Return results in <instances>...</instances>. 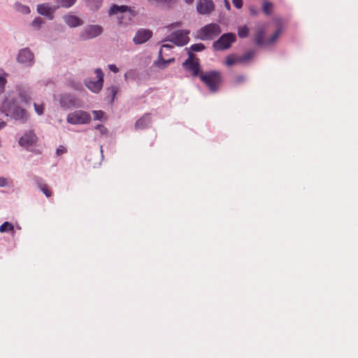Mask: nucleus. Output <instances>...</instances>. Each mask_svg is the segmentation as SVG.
Masks as SVG:
<instances>
[{
	"label": "nucleus",
	"mask_w": 358,
	"mask_h": 358,
	"mask_svg": "<svg viewBox=\"0 0 358 358\" xmlns=\"http://www.w3.org/2000/svg\"><path fill=\"white\" fill-rule=\"evenodd\" d=\"M66 121L71 124H85L91 121V115L89 113L78 110L69 113Z\"/></svg>",
	"instance_id": "423d86ee"
},
{
	"label": "nucleus",
	"mask_w": 358,
	"mask_h": 358,
	"mask_svg": "<svg viewBox=\"0 0 358 358\" xmlns=\"http://www.w3.org/2000/svg\"><path fill=\"white\" fill-rule=\"evenodd\" d=\"M221 32L222 29L218 24L210 23L203 26L198 31V38L203 41L213 40Z\"/></svg>",
	"instance_id": "20e7f679"
},
{
	"label": "nucleus",
	"mask_w": 358,
	"mask_h": 358,
	"mask_svg": "<svg viewBox=\"0 0 358 358\" xmlns=\"http://www.w3.org/2000/svg\"><path fill=\"white\" fill-rule=\"evenodd\" d=\"M282 33L281 28H278L274 34L268 39L265 40L266 27L264 26L259 27L256 29L255 34V41L257 45H269L275 43L276 39Z\"/></svg>",
	"instance_id": "7ed1b4c3"
},
{
	"label": "nucleus",
	"mask_w": 358,
	"mask_h": 358,
	"mask_svg": "<svg viewBox=\"0 0 358 358\" xmlns=\"http://www.w3.org/2000/svg\"><path fill=\"white\" fill-rule=\"evenodd\" d=\"M34 60L33 53L28 49L24 48L20 51L17 56V61L24 64H31Z\"/></svg>",
	"instance_id": "dca6fc26"
},
{
	"label": "nucleus",
	"mask_w": 358,
	"mask_h": 358,
	"mask_svg": "<svg viewBox=\"0 0 358 358\" xmlns=\"http://www.w3.org/2000/svg\"><path fill=\"white\" fill-rule=\"evenodd\" d=\"M118 13L121 15V16L118 17L121 24L124 23L123 22L124 18L131 20L132 17L137 15V12L127 6L113 5L109 10V14L112 15Z\"/></svg>",
	"instance_id": "39448f33"
},
{
	"label": "nucleus",
	"mask_w": 358,
	"mask_h": 358,
	"mask_svg": "<svg viewBox=\"0 0 358 358\" xmlns=\"http://www.w3.org/2000/svg\"><path fill=\"white\" fill-rule=\"evenodd\" d=\"M64 20L71 27H76L82 24V20L77 16L73 15H65Z\"/></svg>",
	"instance_id": "a211bd4d"
},
{
	"label": "nucleus",
	"mask_w": 358,
	"mask_h": 358,
	"mask_svg": "<svg viewBox=\"0 0 358 358\" xmlns=\"http://www.w3.org/2000/svg\"><path fill=\"white\" fill-rule=\"evenodd\" d=\"M7 73H3V76H0V94L3 93L5 90V86L7 83Z\"/></svg>",
	"instance_id": "c756f323"
},
{
	"label": "nucleus",
	"mask_w": 358,
	"mask_h": 358,
	"mask_svg": "<svg viewBox=\"0 0 358 358\" xmlns=\"http://www.w3.org/2000/svg\"><path fill=\"white\" fill-rule=\"evenodd\" d=\"M90 10H98L101 6L103 0H85Z\"/></svg>",
	"instance_id": "b1692460"
},
{
	"label": "nucleus",
	"mask_w": 358,
	"mask_h": 358,
	"mask_svg": "<svg viewBox=\"0 0 358 358\" xmlns=\"http://www.w3.org/2000/svg\"><path fill=\"white\" fill-rule=\"evenodd\" d=\"M37 141V137L33 132L25 134L19 140V144L21 146L29 148L34 145Z\"/></svg>",
	"instance_id": "f3484780"
},
{
	"label": "nucleus",
	"mask_w": 358,
	"mask_h": 358,
	"mask_svg": "<svg viewBox=\"0 0 358 358\" xmlns=\"http://www.w3.org/2000/svg\"><path fill=\"white\" fill-rule=\"evenodd\" d=\"M8 231L14 232V226L10 222H5L0 226V232L5 233Z\"/></svg>",
	"instance_id": "a878e982"
},
{
	"label": "nucleus",
	"mask_w": 358,
	"mask_h": 358,
	"mask_svg": "<svg viewBox=\"0 0 358 358\" xmlns=\"http://www.w3.org/2000/svg\"><path fill=\"white\" fill-rule=\"evenodd\" d=\"M273 8V3L271 2L266 1L263 3V11L267 15H271Z\"/></svg>",
	"instance_id": "c85d7f7f"
},
{
	"label": "nucleus",
	"mask_w": 358,
	"mask_h": 358,
	"mask_svg": "<svg viewBox=\"0 0 358 358\" xmlns=\"http://www.w3.org/2000/svg\"><path fill=\"white\" fill-rule=\"evenodd\" d=\"M232 2L237 8H241L243 6L242 0H232Z\"/></svg>",
	"instance_id": "4c0bfd02"
},
{
	"label": "nucleus",
	"mask_w": 358,
	"mask_h": 358,
	"mask_svg": "<svg viewBox=\"0 0 358 358\" xmlns=\"http://www.w3.org/2000/svg\"><path fill=\"white\" fill-rule=\"evenodd\" d=\"M94 119L96 120H101L104 115V112L102 110H93Z\"/></svg>",
	"instance_id": "473e14b6"
},
{
	"label": "nucleus",
	"mask_w": 358,
	"mask_h": 358,
	"mask_svg": "<svg viewBox=\"0 0 358 358\" xmlns=\"http://www.w3.org/2000/svg\"><path fill=\"white\" fill-rule=\"evenodd\" d=\"M252 56H253V52H248L245 53L244 55H243L242 57H239V62L241 63V62L248 61L250 59H251L252 57Z\"/></svg>",
	"instance_id": "72a5a7b5"
},
{
	"label": "nucleus",
	"mask_w": 358,
	"mask_h": 358,
	"mask_svg": "<svg viewBox=\"0 0 358 358\" xmlns=\"http://www.w3.org/2000/svg\"><path fill=\"white\" fill-rule=\"evenodd\" d=\"M173 48V46H172V45H169V44H164V45H162V48Z\"/></svg>",
	"instance_id": "37998d69"
},
{
	"label": "nucleus",
	"mask_w": 358,
	"mask_h": 358,
	"mask_svg": "<svg viewBox=\"0 0 358 358\" xmlns=\"http://www.w3.org/2000/svg\"><path fill=\"white\" fill-rule=\"evenodd\" d=\"M102 32L101 27L99 25L87 26L81 34L83 40H87L98 36Z\"/></svg>",
	"instance_id": "f8f14e48"
},
{
	"label": "nucleus",
	"mask_w": 358,
	"mask_h": 358,
	"mask_svg": "<svg viewBox=\"0 0 358 358\" xmlns=\"http://www.w3.org/2000/svg\"><path fill=\"white\" fill-rule=\"evenodd\" d=\"M34 106L35 111L38 115H41L43 113L44 106L43 104L39 105L37 103H34Z\"/></svg>",
	"instance_id": "f704fd0d"
},
{
	"label": "nucleus",
	"mask_w": 358,
	"mask_h": 358,
	"mask_svg": "<svg viewBox=\"0 0 358 358\" xmlns=\"http://www.w3.org/2000/svg\"><path fill=\"white\" fill-rule=\"evenodd\" d=\"M199 78L212 92L217 91L222 83L221 73L217 71L201 73Z\"/></svg>",
	"instance_id": "f03ea898"
},
{
	"label": "nucleus",
	"mask_w": 358,
	"mask_h": 358,
	"mask_svg": "<svg viewBox=\"0 0 358 358\" xmlns=\"http://www.w3.org/2000/svg\"><path fill=\"white\" fill-rule=\"evenodd\" d=\"M189 31L178 30L172 33L166 41H170L176 45L183 46L189 42Z\"/></svg>",
	"instance_id": "6e6552de"
},
{
	"label": "nucleus",
	"mask_w": 358,
	"mask_h": 358,
	"mask_svg": "<svg viewBox=\"0 0 358 358\" xmlns=\"http://www.w3.org/2000/svg\"><path fill=\"white\" fill-rule=\"evenodd\" d=\"M119 92L118 87L112 85L106 90L107 97L110 99V102H113L116 94Z\"/></svg>",
	"instance_id": "5701e85b"
},
{
	"label": "nucleus",
	"mask_w": 358,
	"mask_h": 358,
	"mask_svg": "<svg viewBox=\"0 0 358 358\" xmlns=\"http://www.w3.org/2000/svg\"><path fill=\"white\" fill-rule=\"evenodd\" d=\"M61 107L69 109L73 107L79 106L77 104V99L73 95L64 94L60 98Z\"/></svg>",
	"instance_id": "2eb2a0df"
},
{
	"label": "nucleus",
	"mask_w": 358,
	"mask_h": 358,
	"mask_svg": "<svg viewBox=\"0 0 358 358\" xmlns=\"http://www.w3.org/2000/svg\"><path fill=\"white\" fill-rule=\"evenodd\" d=\"M57 3V8L64 7V8H70L71 7L76 1V0H55Z\"/></svg>",
	"instance_id": "393cba45"
},
{
	"label": "nucleus",
	"mask_w": 358,
	"mask_h": 358,
	"mask_svg": "<svg viewBox=\"0 0 358 358\" xmlns=\"http://www.w3.org/2000/svg\"><path fill=\"white\" fill-rule=\"evenodd\" d=\"M18 10L24 14H28L30 12L29 8L25 6H20Z\"/></svg>",
	"instance_id": "c9c22d12"
},
{
	"label": "nucleus",
	"mask_w": 358,
	"mask_h": 358,
	"mask_svg": "<svg viewBox=\"0 0 358 358\" xmlns=\"http://www.w3.org/2000/svg\"><path fill=\"white\" fill-rule=\"evenodd\" d=\"M43 24V20L41 17H36L31 23V26L36 29H38L41 24Z\"/></svg>",
	"instance_id": "2f4dec72"
},
{
	"label": "nucleus",
	"mask_w": 358,
	"mask_h": 358,
	"mask_svg": "<svg viewBox=\"0 0 358 358\" xmlns=\"http://www.w3.org/2000/svg\"><path fill=\"white\" fill-rule=\"evenodd\" d=\"M5 126H6V122H0V129L3 128Z\"/></svg>",
	"instance_id": "c03bdc74"
},
{
	"label": "nucleus",
	"mask_w": 358,
	"mask_h": 358,
	"mask_svg": "<svg viewBox=\"0 0 358 358\" xmlns=\"http://www.w3.org/2000/svg\"><path fill=\"white\" fill-rule=\"evenodd\" d=\"M57 8V6L52 7L48 3H42L38 5L37 11L39 14L48 17L50 20H52L54 17V13Z\"/></svg>",
	"instance_id": "4468645a"
},
{
	"label": "nucleus",
	"mask_w": 358,
	"mask_h": 358,
	"mask_svg": "<svg viewBox=\"0 0 358 358\" xmlns=\"http://www.w3.org/2000/svg\"><path fill=\"white\" fill-rule=\"evenodd\" d=\"M181 23L180 22H175V23H172V24H170L169 25H168L166 27V28L169 29V30H171L173 28H176V27H179L180 26Z\"/></svg>",
	"instance_id": "58836bf2"
},
{
	"label": "nucleus",
	"mask_w": 358,
	"mask_h": 358,
	"mask_svg": "<svg viewBox=\"0 0 358 358\" xmlns=\"http://www.w3.org/2000/svg\"><path fill=\"white\" fill-rule=\"evenodd\" d=\"M236 63H241L239 62V57H237L234 55H229L225 61V64L227 66H232Z\"/></svg>",
	"instance_id": "bb28decb"
},
{
	"label": "nucleus",
	"mask_w": 358,
	"mask_h": 358,
	"mask_svg": "<svg viewBox=\"0 0 358 358\" xmlns=\"http://www.w3.org/2000/svg\"><path fill=\"white\" fill-rule=\"evenodd\" d=\"M215 9L212 0H199L196 4V10L199 14L208 15Z\"/></svg>",
	"instance_id": "9b49d317"
},
{
	"label": "nucleus",
	"mask_w": 358,
	"mask_h": 358,
	"mask_svg": "<svg viewBox=\"0 0 358 358\" xmlns=\"http://www.w3.org/2000/svg\"><path fill=\"white\" fill-rule=\"evenodd\" d=\"M249 29L247 26H243L238 28V36L243 38H245L248 36Z\"/></svg>",
	"instance_id": "cd10ccee"
},
{
	"label": "nucleus",
	"mask_w": 358,
	"mask_h": 358,
	"mask_svg": "<svg viewBox=\"0 0 358 358\" xmlns=\"http://www.w3.org/2000/svg\"><path fill=\"white\" fill-rule=\"evenodd\" d=\"M243 80H244V77L243 76H239V77L236 78V82L237 83H241V82H243Z\"/></svg>",
	"instance_id": "79ce46f5"
},
{
	"label": "nucleus",
	"mask_w": 358,
	"mask_h": 358,
	"mask_svg": "<svg viewBox=\"0 0 358 358\" xmlns=\"http://www.w3.org/2000/svg\"><path fill=\"white\" fill-rule=\"evenodd\" d=\"M205 49V45L203 43H196L190 46V50L194 52H200Z\"/></svg>",
	"instance_id": "7c9ffc66"
},
{
	"label": "nucleus",
	"mask_w": 358,
	"mask_h": 358,
	"mask_svg": "<svg viewBox=\"0 0 358 358\" xmlns=\"http://www.w3.org/2000/svg\"><path fill=\"white\" fill-rule=\"evenodd\" d=\"M66 152V148L64 146H62V145H60L57 149V154L58 155H62V154L65 153Z\"/></svg>",
	"instance_id": "e433bc0d"
},
{
	"label": "nucleus",
	"mask_w": 358,
	"mask_h": 358,
	"mask_svg": "<svg viewBox=\"0 0 358 358\" xmlns=\"http://www.w3.org/2000/svg\"><path fill=\"white\" fill-rule=\"evenodd\" d=\"M151 122V118L149 114H145L138 120L136 121L135 127L136 129H144L147 127Z\"/></svg>",
	"instance_id": "aec40b11"
},
{
	"label": "nucleus",
	"mask_w": 358,
	"mask_h": 358,
	"mask_svg": "<svg viewBox=\"0 0 358 358\" xmlns=\"http://www.w3.org/2000/svg\"><path fill=\"white\" fill-rule=\"evenodd\" d=\"M182 66L185 69L189 71L194 77L200 75L201 68L199 59L195 57L192 52H189V57L183 62Z\"/></svg>",
	"instance_id": "1a4fd4ad"
},
{
	"label": "nucleus",
	"mask_w": 358,
	"mask_h": 358,
	"mask_svg": "<svg viewBox=\"0 0 358 358\" xmlns=\"http://www.w3.org/2000/svg\"><path fill=\"white\" fill-rule=\"evenodd\" d=\"M236 40V36L233 33H227L222 34L213 44V47L215 50L220 51L227 50L230 48L231 44Z\"/></svg>",
	"instance_id": "0eeeda50"
},
{
	"label": "nucleus",
	"mask_w": 358,
	"mask_h": 358,
	"mask_svg": "<svg viewBox=\"0 0 358 358\" xmlns=\"http://www.w3.org/2000/svg\"><path fill=\"white\" fill-rule=\"evenodd\" d=\"M34 180L38 187L47 197H50L52 196V192L49 189L48 186L45 183L43 182L41 178L35 177Z\"/></svg>",
	"instance_id": "6ab92c4d"
},
{
	"label": "nucleus",
	"mask_w": 358,
	"mask_h": 358,
	"mask_svg": "<svg viewBox=\"0 0 358 358\" xmlns=\"http://www.w3.org/2000/svg\"><path fill=\"white\" fill-rule=\"evenodd\" d=\"M8 185V181L6 178L0 177V187H5Z\"/></svg>",
	"instance_id": "ea45409f"
},
{
	"label": "nucleus",
	"mask_w": 358,
	"mask_h": 358,
	"mask_svg": "<svg viewBox=\"0 0 358 358\" xmlns=\"http://www.w3.org/2000/svg\"><path fill=\"white\" fill-rule=\"evenodd\" d=\"M226 7L227 9H229L230 6H229V3L228 1H226Z\"/></svg>",
	"instance_id": "49530a36"
},
{
	"label": "nucleus",
	"mask_w": 358,
	"mask_h": 358,
	"mask_svg": "<svg viewBox=\"0 0 358 358\" xmlns=\"http://www.w3.org/2000/svg\"><path fill=\"white\" fill-rule=\"evenodd\" d=\"M95 73L96 75L97 80L92 81V80H86L85 85L86 87L94 93H98L102 89L103 83V73L100 69H96L95 70Z\"/></svg>",
	"instance_id": "9d476101"
},
{
	"label": "nucleus",
	"mask_w": 358,
	"mask_h": 358,
	"mask_svg": "<svg viewBox=\"0 0 358 358\" xmlns=\"http://www.w3.org/2000/svg\"><path fill=\"white\" fill-rule=\"evenodd\" d=\"M108 68H109V69H110L111 71H113V72H114V73H117V72L119 71L118 68H117V67L116 66V65H115V64H110V65L108 66Z\"/></svg>",
	"instance_id": "a19ab883"
},
{
	"label": "nucleus",
	"mask_w": 358,
	"mask_h": 358,
	"mask_svg": "<svg viewBox=\"0 0 358 358\" xmlns=\"http://www.w3.org/2000/svg\"><path fill=\"white\" fill-rule=\"evenodd\" d=\"M102 127H103L101 125H98L96 128L99 129V128H102Z\"/></svg>",
	"instance_id": "de8ad7c7"
},
{
	"label": "nucleus",
	"mask_w": 358,
	"mask_h": 358,
	"mask_svg": "<svg viewBox=\"0 0 358 358\" xmlns=\"http://www.w3.org/2000/svg\"><path fill=\"white\" fill-rule=\"evenodd\" d=\"M152 36V31L146 29H141L136 33L133 41L136 45L143 44L148 41Z\"/></svg>",
	"instance_id": "ddd939ff"
},
{
	"label": "nucleus",
	"mask_w": 358,
	"mask_h": 358,
	"mask_svg": "<svg viewBox=\"0 0 358 358\" xmlns=\"http://www.w3.org/2000/svg\"><path fill=\"white\" fill-rule=\"evenodd\" d=\"M174 61H175L174 58H171V59H164L162 57V50L161 49L159 52V59H158V61H157L155 62V64H156V66H158L159 69H164L166 68V66L169 64L173 62Z\"/></svg>",
	"instance_id": "412c9836"
},
{
	"label": "nucleus",
	"mask_w": 358,
	"mask_h": 358,
	"mask_svg": "<svg viewBox=\"0 0 358 358\" xmlns=\"http://www.w3.org/2000/svg\"><path fill=\"white\" fill-rule=\"evenodd\" d=\"M194 0H185V1L187 3H192L193 2Z\"/></svg>",
	"instance_id": "a18cd8bd"
},
{
	"label": "nucleus",
	"mask_w": 358,
	"mask_h": 358,
	"mask_svg": "<svg viewBox=\"0 0 358 358\" xmlns=\"http://www.w3.org/2000/svg\"><path fill=\"white\" fill-rule=\"evenodd\" d=\"M1 110L6 116L10 117L16 120L25 122L27 120V114L24 109L20 107L14 100L6 99L1 106Z\"/></svg>",
	"instance_id": "f257e3e1"
},
{
	"label": "nucleus",
	"mask_w": 358,
	"mask_h": 358,
	"mask_svg": "<svg viewBox=\"0 0 358 358\" xmlns=\"http://www.w3.org/2000/svg\"><path fill=\"white\" fill-rule=\"evenodd\" d=\"M17 92H18V96L20 98V99L22 100V101H23L24 103L30 102L31 98L30 96V93L29 92L28 90H27L24 88H22V87H19L17 90Z\"/></svg>",
	"instance_id": "4be33fe9"
}]
</instances>
